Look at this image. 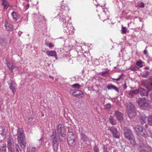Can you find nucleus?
Masks as SVG:
<instances>
[{
	"label": "nucleus",
	"mask_w": 152,
	"mask_h": 152,
	"mask_svg": "<svg viewBox=\"0 0 152 152\" xmlns=\"http://www.w3.org/2000/svg\"><path fill=\"white\" fill-rule=\"evenodd\" d=\"M145 86L146 88L145 89L141 87L139 88L138 90L139 93L142 96H148L150 91H152V77H150L145 81Z\"/></svg>",
	"instance_id": "obj_1"
},
{
	"label": "nucleus",
	"mask_w": 152,
	"mask_h": 152,
	"mask_svg": "<svg viewBox=\"0 0 152 152\" xmlns=\"http://www.w3.org/2000/svg\"><path fill=\"white\" fill-rule=\"evenodd\" d=\"M17 139L21 148L25 149L26 145V139L22 129L19 128L17 130Z\"/></svg>",
	"instance_id": "obj_2"
},
{
	"label": "nucleus",
	"mask_w": 152,
	"mask_h": 152,
	"mask_svg": "<svg viewBox=\"0 0 152 152\" xmlns=\"http://www.w3.org/2000/svg\"><path fill=\"white\" fill-rule=\"evenodd\" d=\"M57 132L59 141L63 143L65 140L66 131L64 126L61 124L58 125Z\"/></svg>",
	"instance_id": "obj_3"
},
{
	"label": "nucleus",
	"mask_w": 152,
	"mask_h": 152,
	"mask_svg": "<svg viewBox=\"0 0 152 152\" xmlns=\"http://www.w3.org/2000/svg\"><path fill=\"white\" fill-rule=\"evenodd\" d=\"M135 131L137 135L139 136L138 139L140 142H142L143 140H145V138L148 136V134L145 129L140 126H137L134 128Z\"/></svg>",
	"instance_id": "obj_4"
},
{
	"label": "nucleus",
	"mask_w": 152,
	"mask_h": 152,
	"mask_svg": "<svg viewBox=\"0 0 152 152\" xmlns=\"http://www.w3.org/2000/svg\"><path fill=\"white\" fill-rule=\"evenodd\" d=\"M127 112L129 117L130 119L134 117L136 115V113L134 105L130 102L126 103Z\"/></svg>",
	"instance_id": "obj_5"
},
{
	"label": "nucleus",
	"mask_w": 152,
	"mask_h": 152,
	"mask_svg": "<svg viewBox=\"0 0 152 152\" xmlns=\"http://www.w3.org/2000/svg\"><path fill=\"white\" fill-rule=\"evenodd\" d=\"M137 102L140 108L144 110H147L150 107L149 102L145 98H140L137 101Z\"/></svg>",
	"instance_id": "obj_6"
},
{
	"label": "nucleus",
	"mask_w": 152,
	"mask_h": 152,
	"mask_svg": "<svg viewBox=\"0 0 152 152\" xmlns=\"http://www.w3.org/2000/svg\"><path fill=\"white\" fill-rule=\"evenodd\" d=\"M124 134L125 137L127 139H132L134 135L131 131L127 127H125L124 129Z\"/></svg>",
	"instance_id": "obj_7"
},
{
	"label": "nucleus",
	"mask_w": 152,
	"mask_h": 152,
	"mask_svg": "<svg viewBox=\"0 0 152 152\" xmlns=\"http://www.w3.org/2000/svg\"><path fill=\"white\" fill-rule=\"evenodd\" d=\"M108 130L110 131L113 137L117 138H119L120 133L115 127L112 126L111 127H109Z\"/></svg>",
	"instance_id": "obj_8"
},
{
	"label": "nucleus",
	"mask_w": 152,
	"mask_h": 152,
	"mask_svg": "<svg viewBox=\"0 0 152 152\" xmlns=\"http://www.w3.org/2000/svg\"><path fill=\"white\" fill-rule=\"evenodd\" d=\"M7 131L4 126H0V142L4 140L6 138Z\"/></svg>",
	"instance_id": "obj_9"
},
{
	"label": "nucleus",
	"mask_w": 152,
	"mask_h": 152,
	"mask_svg": "<svg viewBox=\"0 0 152 152\" xmlns=\"http://www.w3.org/2000/svg\"><path fill=\"white\" fill-rule=\"evenodd\" d=\"M123 114L118 110H116L115 112L114 117L115 118L120 122L123 121L124 117Z\"/></svg>",
	"instance_id": "obj_10"
},
{
	"label": "nucleus",
	"mask_w": 152,
	"mask_h": 152,
	"mask_svg": "<svg viewBox=\"0 0 152 152\" xmlns=\"http://www.w3.org/2000/svg\"><path fill=\"white\" fill-rule=\"evenodd\" d=\"M76 135L68 136L67 141L68 144L72 146H74L76 143L75 138Z\"/></svg>",
	"instance_id": "obj_11"
},
{
	"label": "nucleus",
	"mask_w": 152,
	"mask_h": 152,
	"mask_svg": "<svg viewBox=\"0 0 152 152\" xmlns=\"http://www.w3.org/2000/svg\"><path fill=\"white\" fill-rule=\"evenodd\" d=\"M50 138L52 143L58 142L57 137V132L56 130L54 129L53 130L52 134L50 136Z\"/></svg>",
	"instance_id": "obj_12"
},
{
	"label": "nucleus",
	"mask_w": 152,
	"mask_h": 152,
	"mask_svg": "<svg viewBox=\"0 0 152 152\" xmlns=\"http://www.w3.org/2000/svg\"><path fill=\"white\" fill-rule=\"evenodd\" d=\"M72 95L73 96H75L77 97H82L83 96V93L82 92L79 90H76L72 93Z\"/></svg>",
	"instance_id": "obj_13"
},
{
	"label": "nucleus",
	"mask_w": 152,
	"mask_h": 152,
	"mask_svg": "<svg viewBox=\"0 0 152 152\" xmlns=\"http://www.w3.org/2000/svg\"><path fill=\"white\" fill-rule=\"evenodd\" d=\"M139 93V91L138 89H134L130 91L128 93L129 95L131 97H134V95L138 94Z\"/></svg>",
	"instance_id": "obj_14"
},
{
	"label": "nucleus",
	"mask_w": 152,
	"mask_h": 152,
	"mask_svg": "<svg viewBox=\"0 0 152 152\" xmlns=\"http://www.w3.org/2000/svg\"><path fill=\"white\" fill-rule=\"evenodd\" d=\"M107 88L108 90L113 89L118 92H119V90L118 89L116 86L112 84H109L107 86Z\"/></svg>",
	"instance_id": "obj_15"
},
{
	"label": "nucleus",
	"mask_w": 152,
	"mask_h": 152,
	"mask_svg": "<svg viewBox=\"0 0 152 152\" xmlns=\"http://www.w3.org/2000/svg\"><path fill=\"white\" fill-rule=\"evenodd\" d=\"M46 53L49 56H54L56 57L57 56L56 53L54 50L47 51Z\"/></svg>",
	"instance_id": "obj_16"
},
{
	"label": "nucleus",
	"mask_w": 152,
	"mask_h": 152,
	"mask_svg": "<svg viewBox=\"0 0 152 152\" xmlns=\"http://www.w3.org/2000/svg\"><path fill=\"white\" fill-rule=\"evenodd\" d=\"M68 136L76 135L74 129L71 128H68Z\"/></svg>",
	"instance_id": "obj_17"
},
{
	"label": "nucleus",
	"mask_w": 152,
	"mask_h": 152,
	"mask_svg": "<svg viewBox=\"0 0 152 152\" xmlns=\"http://www.w3.org/2000/svg\"><path fill=\"white\" fill-rule=\"evenodd\" d=\"M80 135L81 140L83 142L86 141L88 140V138L84 133L81 132Z\"/></svg>",
	"instance_id": "obj_18"
},
{
	"label": "nucleus",
	"mask_w": 152,
	"mask_h": 152,
	"mask_svg": "<svg viewBox=\"0 0 152 152\" xmlns=\"http://www.w3.org/2000/svg\"><path fill=\"white\" fill-rule=\"evenodd\" d=\"M141 117L140 122L141 124L143 125L146 123L147 117L144 115H141Z\"/></svg>",
	"instance_id": "obj_19"
},
{
	"label": "nucleus",
	"mask_w": 152,
	"mask_h": 152,
	"mask_svg": "<svg viewBox=\"0 0 152 152\" xmlns=\"http://www.w3.org/2000/svg\"><path fill=\"white\" fill-rule=\"evenodd\" d=\"M110 122L113 125H115L117 123L116 120L114 118V116H110L109 119Z\"/></svg>",
	"instance_id": "obj_20"
},
{
	"label": "nucleus",
	"mask_w": 152,
	"mask_h": 152,
	"mask_svg": "<svg viewBox=\"0 0 152 152\" xmlns=\"http://www.w3.org/2000/svg\"><path fill=\"white\" fill-rule=\"evenodd\" d=\"M13 145H14L13 140L12 137H10L8 138L7 141V146Z\"/></svg>",
	"instance_id": "obj_21"
},
{
	"label": "nucleus",
	"mask_w": 152,
	"mask_h": 152,
	"mask_svg": "<svg viewBox=\"0 0 152 152\" xmlns=\"http://www.w3.org/2000/svg\"><path fill=\"white\" fill-rule=\"evenodd\" d=\"M130 141L131 144L134 146L136 147L137 146V143L135 141V139L134 136L132 137V139H128Z\"/></svg>",
	"instance_id": "obj_22"
},
{
	"label": "nucleus",
	"mask_w": 152,
	"mask_h": 152,
	"mask_svg": "<svg viewBox=\"0 0 152 152\" xmlns=\"http://www.w3.org/2000/svg\"><path fill=\"white\" fill-rule=\"evenodd\" d=\"M2 5L4 6V9L6 10L7 8V6H10L9 5L8 3L6 1V0H2Z\"/></svg>",
	"instance_id": "obj_23"
},
{
	"label": "nucleus",
	"mask_w": 152,
	"mask_h": 152,
	"mask_svg": "<svg viewBox=\"0 0 152 152\" xmlns=\"http://www.w3.org/2000/svg\"><path fill=\"white\" fill-rule=\"evenodd\" d=\"M27 152H37L36 148L34 147L30 146L27 149Z\"/></svg>",
	"instance_id": "obj_24"
},
{
	"label": "nucleus",
	"mask_w": 152,
	"mask_h": 152,
	"mask_svg": "<svg viewBox=\"0 0 152 152\" xmlns=\"http://www.w3.org/2000/svg\"><path fill=\"white\" fill-rule=\"evenodd\" d=\"M7 147L9 152H15V147L14 145L8 146Z\"/></svg>",
	"instance_id": "obj_25"
},
{
	"label": "nucleus",
	"mask_w": 152,
	"mask_h": 152,
	"mask_svg": "<svg viewBox=\"0 0 152 152\" xmlns=\"http://www.w3.org/2000/svg\"><path fill=\"white\" fill-rule=\"evenodd\" d=\"M7 65L8 68H9V69L11 71H12L14 68L12 63L10 62H7Z\"/></svg>",
	"instance_id": "obj_26"
},
{
	"label": "nucleus",
	"mask_w": 152,
	"mask_h": 152,
	"mask_svg": "<svg viewBox=\"0 0 152 152\" xmlns=\"http://www.w3.org/2000/svg\"><path fill=\"white\" fill-rule=\"evenodd\" d=\"M53 149L55 151H57L58 148V142L53 143Z\"/></svg>",
	"instance_id": "obj_27"
},
{
	"label": "nucleus",
	"mask_w": 152,
	"mask_h": 152,
	"mask_svg": "<svg viewBox=\"0 0 152 152\" xmlns=\"http://www.w3.org/2000/svg\"><path fill=\"white\" fill-rule=\"evenodd\" d=\"M5 26L7 31H10L12 30V26L8 23L5 24Z\"/></svg>",
	"instance_id": "obj_28"
},
{
	"label": "nucleus",
	"mask_w": 152,
	"mask_h": 152,
	"mask_svg": "<svg viewBox=\"0 0 152 152\" xmlns=\"http://www.w3.org/2000/svg\"><path fill=\"white\" fill-rule=\"evenodd\" d=\"M150 72L147 71H145L142 74H141V76L142 77L144 78H146L148 76Z\"/></svg>",
	"instance_id": "obj_29"
},
{
	"label": "nucleus",
	"mask_w": 152,
	"mask_h": 152,
	"mask_svg": "<svg viewBox=\"0 0 152 152\" xmlns=\"http://www.w3.org/2000/svg\"><path fill=\"white\" fill-rule=\"evenodd\" d=\"M12 15L13 18L15 21H17L19 18V17L17 15L16 13L15 12H13L12 13Z\"/></svg>",
	"instance_id": "obj_30"
},
{
	"label": "nucleus",
	"mask_w": 152,
	"mask_h": 152,
	"mask_svg": "<svg viewBox=\"0 0 152 152\" xmlns=\"http://www.w3.org/2000/svg\"><path fill=\"white\" fill-rule=\"evenodd\" d=\"M6 144L0 145V151H6Z\"/></svg>",
	"instance_id": "obj_31"
},
{
	"label": "nucleus",
	"mask_w": 152,
	"mask_h": 152,
	"mask_svg": "<svg viewBox=\"0 0 152 152\" xmlns=\"http://www.w3.org/2000/svg\"><path fill=\"white\" fill-rule=\"evenodd\" d=\"M66 28H67V30L65 29V30L67 34H70L72 32V31L71 30V29H72V28H71V27H66Z\"/></svg>",
	"instance_id": "obj_32"
},
{
	"label": "nucleus",
	"mask_w": 152,
	"mask_h": 152,
	"mask_svg": "<svg viewBox=\"0 0 152 152\" xmlns=\"http://www.w3.org/2000/svg\"><path fill=\"white\" fill-rule=\"evenodd\" d=\"M148 124L152 126V116H149L148 119Z\"/></svg>",
	"instance_id": "obj_33"
},
{
	"label": "nucleus",
	"mask_w": 152,
	"mask_h": 152,
	"mask_svg": "<svg viewBox=\"0 0 152 152\" xmlns=\"http://www.w3.org/2000/svg\"><path fill=\"white\" fill-rule=\"evenodd\" d=\"M0 42L3 46H5L7 42L5 39H0Z\"/></svg>",
	"instance_id": "obj_34"
},
{
	"label": "nucleus",
	"mask_w": 152,
	"mask_h": 152,
	"mask_svg": "<svg viewBox=\"0 0 152 152\" xmlns=\"http://www.w3.org/2000/svg\"><path fill=\"white\" fill-rule=\"evenodd\" d=\"M122 28L121 30V33L123 34H126L127 31L126 28L125 27H124L123 26H122Z\"/></svg>",
	"instance_id": "obj_35"
},
{
	"label": "nucleus",
	"mask_w": 152,
	"mask_h": 152,
	"mask_svg": "<svg viewBox=\"0 0 152 152\" xmlns=\"http://www.w3.org/2000/svg\"><path fill=\"white\" fill-rule=\"evenodd\" d=\"M111 108V105L110 104H107L105 106L104 108L107 110H109Z\"/></svg>",
	"instance_id": "obj_36"
},
{
	"label": "nucleus",
	"mask_w": 152,
	"mask_h": 152,
	"mask_svg": "<svg viewBox=\"0 0 152 152\" xmlns=\"http://www.w3.org/2000/svg\"><path fill=\"white\" fill-rule=\"evenodd\" d=\"M93 149L94 152H99V148L96 145H95L94 146Z\"/></svg>",
	"instance_id": "obj_37"
},
{
	"label": "nucleus",
	"mask_w": 152,
	"mask_h": 152,
	"mask_svg": "<svg viewBox=\"0 0 152 152\" xmlns=\"http://www.w3.org/2000/svg\"><path fill=\"white\" fill-rule=\"evenodd\" d=\"M73 88L79 89L80 87V86L78 84H75L72 86Z\"/></svg>",
	"instance_id": "obj_38"
},
{
	"label": "nucleus",
	"mask_w": 152,
	"mask_h": 152,
	"mask_svg": "<svg viewBox=\"0 0 152 152\" xmlns=\"http://www.w3.org/2000/svg\"><path fill=\"white\" fill-rule=\"evenodd\" d=\"M16 152H21V149L20 148L18 145H16L15 146Z\"/></svg>",
	"instance_id": "obj_39"
},
{
	"label": "nucleus",
	"mask_w": 152,
	"mask_h": 152,
	"mask_svg": "<svg viewBox=\"0 0 152 152\" xmlns=\"http://www.w3.org/2000/svg\"><path fill=\"white\" fill-rule=\"evenodd\" d=\"M138 4L140 7L143 8L145 7V4L143 2H138Z\"/></svg>",
	"instance_id": "obj_40"
},
{
	"label": "nucleus",
	"mask_w": 152,
	"mask_h": 152,
	"mask_svg": "<svg viewBox=\"0 0 152 152\" xmlns=\"http://www.w3.org/2000/svg\"><path fill=\"white\" fill-rule=\"evenodd\" d=\"M136 64L140 67H142L143 66V65H142V62L141 61H137L136 63Z\"/></svg>",
	"instance_id": "obj_41"
},
{
	"label": "nucleus",
	"mask_w": 152,
	"mask_h": 152,
	"mask_svg": "<svg viewBox=\"0 0 152 152\" xmlns=\"http://www.w3.org/2000/svg\"><path fill=\"white\" fill-rule=\"evenodd\" d=\"M10 88L12 90L13 94H14L15 92V89L14 87L12 86H10Z\"/></svg>",
	"instance_id": "obj_42"
},
{
	"label": "nucleus",
	"mask_w": 152,
	"mask_h": 152,
	"mask_svg": "<svg viewBox=\"0 0 152 152\" xmlns=\"http://www.w3.org/2000/svg\"><path fill=\"white\" fill-rule=\"evenodd\" d=\"M45 44L47 46H48L50 48L52 47L54 45L52 44L51 42H50L49 43H46Z\"/></svg>",
	"instance_id": "obj_43"
},
{
	"label": "nucleus",
	"mask_w": 152,
	"mask_h": 152,
	"mask_svg": "<svg viewBox=\"0 0 152 152\" xmlns=\"http://www.w3.org/2000/svg\"><path fill=\"white\" fill-rule=\"evenodd\" d=\"M139 69V68L137 66H135L131 68V70L133 71H137Z\"/></svg>",
	"instance_id": "obj_44"
},
{
	"label": "nucleus",
	"mask_w": 152,
	"mask_h": 152,
	"mask_svg": "<svg viewBox=\"0 0 152 152\" xmlns=\"http://www.w3.org/2000/svg\"><path fill=\"white\" fill-rule=\"evenodd\" d=\"M103 151L102 152H108L107 147H106L104 145L103 147Z\"/></svg>",
	"instance_id": "obj_45"
},
{
	"label": "nucleus",
	"mask_w": 152,
	"mask_h": 152,
	"mask_svg": "<svg viewBox=\"0 0 152 152\" xmlns=\"http://www.w3.org/2000/svg\"><path fill=\"white\" fill-rule=\"evenodd\" d=\"M141 152H152V150L150 149L149 150H148L147 151L145 150H141Z\"/></svg>",
	"instance_id": "obj_46"
},
{
	"label": "nucleus",
	"mask_w": 152,
	"mask_h": 152,
	"mask_svg": "<svg viewBox=\"0 0 152 152\" xmlns=\"http://www.w3.org/2000/svg\"><path fill=\"white\" fill-rule=\"evenodd\" d=\"M121 76H120L117 79H113V80H115L117 81H119L120 80L121 78Z\"/></svg>",
	"instance_id": "obj_47"
},
{
	"label": "nucleus",
	"mask_w": 152,
	"mask_h": 152,
	"mask_svg": "<svg viewBox=\"0 0 152 152\" xmlns=\"http://www.w3.org/2000/svg\"><path fill=\"white\" fill-rule=\"evenodd\" d=\"M107 73H108L107 72V71H106V72H102V76H104L105 74H107Z\"/></svg>",
	"instance_id": "obj_48"
},
{
	"label": "nucleus",
	"mask_w": 152,
	"mask_h": 152,
	"mask_svg": "<svg viewBox=\"0 0 152 152\" xmlns=\"http://www.w3.org/2000/svg\"><path fill=\"white\" fill-rule=\"evenodd\" d=\"M152 92L150 93V92L149 93H150V97L152 99V91H151Z\"/></svg>",
	"instance_id": "obj_49"
},
{
	"label": "nucleus",
	"mask_w": 152,
	"mask_h": 152,
	"mask_svg": "<svg viewBox=\"0 0 152 152\" xmlns=\"http://www.w3.org/2000/svg\"><path fill=\"white\" fill-rule=\"evenodd\" d=\"M144 53L145 54H147L148 53L147 50H145L144 51Z\"/></svg>",
	"instance_id": "obj_50"
},
{
	"label": "nucleus",
	"mask_w": 152,
	"mask_h": 152,
	"mask_svg": "<svg viewBox=\"0 0 152 152\" xmlns=\"http://www.w3.org/2000/svg\"><path fill=\"white\" fill-rule=\"evenodd\" d=\"M42 140V137H41L40 138V139L39 140V142L40 143H41Z\"/></svg>",
	"instance_id": "obj_51"
},
{
	"label": "nucleus",
	"mask_w": 152,
	"mask_h": 152,
	"mask_svg": "<svg viewBox=\"0 0 152 152\" xmlns=\"http://www.w3.org/2000/svg\"><path fill=\"white\" fill-rule=\"evenodd\" d=\"M145 69H146V70H148L149 69V68L147 66V67H146L145 68Z\"/></svg>",
	"instance_id": "obj_52"
},
{
	"label": "nucleus",
	"mask_w": 152,
	"mask_h": 152,
	"mask_svg": "<svg viewBox=\"0 0 152 152\" xmlns=\"http://www.w3.org/2000/svg\"><path fill=\"white\" fill-rule=\"evenodd\" d=\"M127 88V86H126V85L125 84V86L124 87V89H126Z\"/></svg>",
	"instance_id": "obj_53"
},
{
	"label": "nucleus",
	"mask_w": 152,
	"mask_h": 152,
	"mask_svg": "<svg viewBox=\"0 0 152 152\" xmlns=\"http://www.w3.org/2000/svg\"><path fill=\"white\" fill-rule=\"evenodd\" d=\"M26 5V7H27V9H28L29 7V4H28Z\"/></svg>",
	"instance_id": "obj_54"
},
{
	"label": "nucleus",
	"mask_w": 152,
	"mask_h": 152,
	"mask_svg": "<svg viewBox=\"0 0 152 152\" xmlns=\"http://www.w3.org/2000/svg\"><path fill=\"white\" fill-rule=\"evenodd\" d=\"M151 137L152 138V132H151Z\"/></svg>",
	"instance_id": "obj_55"
},
{
	"label": "nucleus",
	"mask_w": 152,
	"mask_h": 152,
	"mask_svg": "<svg viewBox=\"0 0 152 152\" xmlns=\"http://www.w3.org/2000/svg\"><path fill=\"white\" fill-rule=\"evenodd\" d=\"M28 120H31L32 119V118H28Z\"/></svg>",
	"instance_id": "obj_56"
},
{
	"label": "nucleus",
	"mask_w": 152,
	"mask_h": 152,
	"mask_svg": "<svg viewBox=\"0 0 152 152\" xmlns=\"http://www.w3.org/2000/svg\"><path fill=\"white\" fill-rule=\"evenodd\" d=\"M49 77H50L51 78H52V77L50 75L49 76Z\"/></svg>",
	"instance_id": "obj_57"
},
{
	"label": "nucleus",
	"mask_w": 152,
	"mask_h": 152,
	"mask_svg": "<svg viewBox=\"0 0 152 152\" xmlns=\"http://www.w3.org/2000/svg\"><path fill=\"white\" fill-rule=\"evenodd\" d=\"M13 82V81H12L11 82V85L12 84Z\"/></svg>",
	"instance_id": "obj_58"
},
{
	"label": "nucleus",
	"mask_w": 152,
	"mask_h": 152,
	"mask_svg": "<svg viewBox=\"0 0 152 152\" xmlns=\"http://www.w3.org/2000/svg\"><path fill=\"white\" fill-rule=\"evenodd\" d=\"M26 1H28V0H26Z\"/></svg>",
	"instance_id": "obj_59"
},
{
	"label": "nucleus",
	"mask_w": 152,
	"mask_h": 152,
	"mask_svg": "<svg viewBox=\"0 0 152 152\" xmlns=\"http://www.w3.org/2000/svg\"><path fill=\"white\" fill-rule=\"evenodd\" d=\"M87 152H90L89 151H87Z\"/></svg>",
	"instance_id": "obj_60"
}]
</instances>
